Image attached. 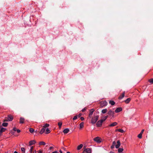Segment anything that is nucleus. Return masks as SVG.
Returning a JSON list of instances; mask_svg holds the SVG:
<instances>
[{
    "instance_id": "nucleus-53",
    "label": "nucleus",
    "mask_w": 153,
    "mask_h": 153,
    "mask_svg": "<svg viewBox=\"0 0 153 153\" xmlns=\"http://www.w3.org/2000/svg\"><path fill=\"white\" fill-rule=\"evenodd\" d=\"M67 153H71L70 152H67Z\"/></svg>"
},
{
    "instance_id": "nucleus-5",
    "label": "nucleus",
    "mask_w": 153,
    "mask_h": 153,
    "mask_svg": "<svg viewBox=\"0 0 153 153\" xmlns=\"http://www.w3.org/2000/svg\"><path fill=\"white\" fill-rule=\"evenodd\" d=\"M108 114L110 116V117H111V118L114 117V111H111V110H110L108 111Z\"/></svg>"
},
{
    "instance_id": "nucleus-12",
    "label": "nucleus",
    "mask_w": 153,
    "mask_h": 153,
    "mask_svg": "<svg viewBox=\"0 0 153 153\" xmlns=\"http://www.w3.org/2000/svg\"><path fill=\"white\" fill-rule=\"evenodd\" d=\"M117 125V123L116 122H114L112 123H111V124L109 125V126L110 127H113L115 126H116Z\"/></svg>"
},
{
    "instance_id": "nucleus-11",
    "label": "nucleus",
    "mask_w": 153,
    "mask_h": 153,
    "mask_svg": "<svg viewBox=\"0 0 153 153\" xmlns=\"http://www.w3.org/2000/svg\"><path fill=\"white\" fill-rule=\"evenodd\" d=\"M94 110L93 109H92L90 111V112L89 114V117L91 118L93 112H94Z\"/></svg>"
},
{
    "instance_id": "nucleus-40",
    "label": "nucleus",
    "mask_w": 153,
    "mask_h": 153,
    "mask_svg": "<svg viewBox=\"0 0 153 153\" xmlns=\"http://www.w3.org/2000/svg\"><path fill=\"white\" fill-rule=\"evenodd\" d=\"M16 131L18 133H19L20 132V130L19 129H17Z\"/></svg>"
},
{
    "instance_id": "nucleus-9",
    "label": "nucleus",
    "mask_w": 153,
    "mask_h": 153,
    "mask_svg": "<svg viewBox=\"0 0 153 153\" xmlns=\"http://www.w3.org/2000/svg\"><path fill=\"white\" fill-rule=\"evenodd\" d=\"M101 106H106L107 105V102L106 101H102L101 102Z\"/></svg>"
},
{
    "instance_id": "nucleus-29",
    "label": "nucleus",
    "mask_w": 153,
    "mask_h": 153,
    "mask_svg": "<svg viewBox=\"0 0 153 153\" xmlns=\"http://www.w3.org/2000/svg\"><path fill=\"white\" fill-rule=\"evenodd\" d=\"M8 124L7 123H2V125L6 127L7 126Z\"/></svg>"
},
{
    "instance_id": "nucleus-6",
    "label": "nucleus",
    "mask_w": 153,
    "mask_h": 153,
    "mask_svg": "<svg viewBox=\"0 0 153 153\" xmlns=\"http://www.w3.org/2000/svg\"><path fill=\"white\" fill-rule=\"evenodd\" d=\"M103 121L104 120H101L98 121L97 123V126L98 127H100L102 126Z\"/></svg>"
},
{
    "instance_id": "nucleus-49",
    "label": "nucleus",
    "mask_w": 153,
    "mask_h": 153,
    "mask_svg": "<svg viewBox=\"0 0 153 153\" xmlns=\"http://www.w3.org/2000/svg\"><path fill=\"white\" fill-rule=\"evenodd\" d=\"M109 153H115L114 152L111 151Z\"/></svg>"
},
{
    "instance_id": "nucleus-28",
    "label": "nucleus",
    "mask_w": 153,
    "mask_h": 153,
    "mask_svg": "<svg viewBox=\"0 0 153 153\" xmlns=\"http://www.w3.org/2000/svg\"><path fill=\"white\" fill-rule=\"evenodd\" d=\"M29 131L31 133H33L34 132V130L32 128H30Z\"/></svg>"
},
{
    "instance_id": "nucleus-2",
    "label": "nucleus",
    "mask_w": 153,
    "mask_h": 153,
    "mask_svg": "<svg viewBox=\"0 0 153 153\" xmlns=\"http://www.w3.org/2000/svg\"><path fill=\"white\" fill-rule=\"evenodd\" d=\"M13 116L10 115H9L7 117H6L5 119L4 120V121H10L13 120Z\"/></svg>"
},
{
    "instance_id": "nucleus-50",
    "label": "nucleus",
    "mask_w": 153,
    "mask_h": 153,
    "mask_svg": "<svg viewBox=\"0 0 153 153\" xmlns=\"http://www.w3.org/2000/svg\"><path fill=\"white\" fill-rule=\"evenodd\" d=\"M59 152H60V153H63L62 152V151H61V150H60L59 151Z\"/></svg>"
},
{
    "instance_id": "nucleus-43",
    "label": "nucleus",
    "mask_w": 153,
    "mask_h": 153,
    "mask_svg": "<svg viewBox=\"0 0 153 153\" xmlns=\"http://www.w3.org/2000/svg\"><path fill=\"white\" fill-rule=\"evenodd\" d=\"M51 153H58V152L57 151H55Z\"/></svg>"
},
{
    "instance_id": "nucleus-18",
    "label": "nucleus",
    "mask_w": 153,
    "mask_h": 153,
    "mask_svg": "<svg viewBox=\"0 0 153 153\" xmlns=\"http://www.w3.org/2000/svg\"><path fill=\"white\" fill-rule=\"evenodd\" d=\"M83 145L82 144H81L79 146H78L77 147V149L78 150H79L80 149L83 147Z\"/></svg>"
},
{
    "instance_id": "nucleus-45",
    "label": "nucleus",
    "mask_w": 153,
    "mask_h": 153,
    "mask_svg": "<svg viewBox=\"0 0 153 153\" xmlns=\"http://www.w3.org/2000/svg\"><path fill=\"white\" fill-rule=\"evenodd\" d=\"M53 148V147L51 146V147H49V149L50 150H51V149H52Z\"/></svg>"
},
{
    "instance_id": "nucleus-15",
    "label": "nucleus",
    "mask_w": 153,
    "mask_h": 153,
    "mask_svg": "<svg viewBox=\"0 0 153 153\" xmlns=\"http://www.w3.org/2000/svg\"><path fill=\"white\" fill-rule=\"evenodd\" d=\"M69 131V130L68 128H66L64 130L63 132L64 134H67Z\"/></svg>"
},
{
    "instance_id": "nucleus-17",
    "label": "nucleus",
    "mask_w": 153,
    "mask_h": 153,
    "mask_svg": "<svg viewBox=\"0 0 153 153\" xmlns=\"http://www.w3.org/2000/svg\"><path fill=\"white\" fill-rule=\"evenodd\" d=\"M109 103L112 105H114L115 104V102L112 100H110L109 102Z\"/></svg>"
},
{
    "instance_id": "nucleus-52",
    "label": "nucleus",
    "mask_w": 153,
    "mask_h": 153,
    "mask_svg": "<svg viewBox=\"0 0 153 153\" xmlns=\"http://www.w3.org/2000/svg\"><path fill=\"white\" fill-rule=\"evenodd\" d=\"M14 153H18L16 151H15L14 152Z\"/></svg>"
},
{
    "instance_id": "nucleus-27",
    "label": "nucleus",
    "mask_w": 153,
    "mask_h": 153,
    "mask_svg": "<svg viewBox=\"0 0 153 153\" xmlns=\"http://www.w3.org/2000/svg\"><path fill=\"white\" fill-rule=\"evenodd\" d=\"M33 146H31L30 147V153H32L33 150Z\"/></svg>"
},
{
    "instance_id": "nucleus-31",
    "label": "nucleus",
    "mask_w": 153,
    "mask_h": 153,
    "mask_svg": "<svg viewBox=\"0 0 153 153\" xmlns=\"http://www.w3.org/2000/svg\"><path fill=\"white\" fill-rule=\"evenodd\" d=\"M21 150L22 152H24V153H25V149L24 147L21 148Z\"/></svg>"
},
{
    "instance_id": "nucleus-1",
    "label": "nucleus",
    "mask_w": 153,
    "mask_h": 153,
    "mask_svg": "<svg viewBox=\"0 0 153 153\" xmlns=\"http://www.w3.org/2000/svg\"><path fill=\"white\" fill-rule=\"evenodd\" d=\"M99 118V116L98 115L94 116L92 117L91 121V123L94 124L96 123Z\"/></svg>"
},
{
    "instance_id": "nucleus-35",
    "label": "nucleus",
    "mask_w": 153,
    "mask_h": 153,
    "mask_svg": "<svg viewBox=\"0 0 153 153\" xmlns=\"http://www.w3.org/2000/svg\"><path fill=\"white\" fill-rule=\"evenodd\" d=\"M37 152L38 153H43V151L42 150H38L37 151Z\"/></svg>"
},
{
    "instance_id": "nucleus-25",
    "label": "nucleus",
    "mask_w": 153,
    "mask_h": 153,
    "mask_svg": "<svg viewBox=\"0 0 153 153\" xmlns=\"http://www.w3.org/2000/svg\"><path fill=\"white\" fill-rule=\"evenodd\" d=\"M123 151V148H118V152H122Z\"/></svg>"
},
{
    "instance_id": "nucleus-33",
    "label": "nucleus",
    "mask_w": 153,
    "mask_h": 153,
    "mask_svg": "<svg viewBox=\"0 0 153 153\" xmlns=\"http://www.w3.org/2000/svg\"><path fill=\"white\" fill-rule=\"evenodd\" d=\"M149 81L151 83H153V79H151L149 80Z\"/></svg>"
},
{
    "instance_id": "nucleus-30",
    "label": "nucleus",
    "mask_w": 153,
    "mask_h": 153,
    "mask_svg": "<svg viewBox=\"0 0 153 153\" xmlns=\"http://www.w3.org/2000/svg\"><path fill=\"white\" fill-rule=\"evenodd\" d=\"M62 124V123L61 122H59L58 123V125L59 126V128H61V127Z\"/></svg>"
},
{
    "instance_id": "nucleus-44",
    "label": "nucleus",
    "mask_w": 153,
    "mask_h": 153,
    "mask_svg": "<svg viewBox=\"0 0 153 153\" xmlns=\"http://www.w3.org/2000/svg\"><path fill=\"white\" fill-rule=\"evenodd\" d=\"M16 130L17 129H16V128H13V131H16Z\"/></svg>"
},
{
    "instance_id": "nucleus-19",
    "label": "nucleus",
    "mask_w": 153,
    "mask_h": 153,
    "mask_svg": "<svg viewBox=\"0 0 153 153\" xmlns=\"http://www.w3.org/2000/svg\"><path fill=\"white\" fill-rule=\"evenodd\" d=\"M130 100L131 99L130 98H128L126 100H125V102L126 103L128 104L130 102Z\"/></svg>"
},
{
    "instance_id": "nucleus-16",
    "label": "nucleus",
    "mask_w": 153,
    "mask_h": 153,
    "mask_svg": "<svg viewBox=\"0 0 153 153\" xmlns=\"http://www.w3.org/2000/svg\"><path fill=\"white\" fill-rule=\"evenodd\" d=\"M45 129L44 128H43L40 131L39 133L40 134H42L45 131Z\"/></svg>"
},
{
    "instance_id": "nucleus-20",
    "label": "nucleus",
    "mask_w": 153,
    "mask_h": 153,
    "mask_svg": "<svg viewBox=\"0 0 153 153\" xmlns=\"http://www.w3.org/2000/svg\"><path fill=\"white\" fill-rule=\"evenodd\" d=\"M84 127V123L82 122L79 124V128H83Z\"/></svg>"
},
{
    "instance_id": "nucleus-7",
    "label": "nucleus",
    "mask_w": 153,
    "mask_h": 153,
    "mask_svg": "<svg viewBox=\"0 0 153 153\" xmlns=\"http://www.w3.org/2000/svg\"><path fill=\"white\" fill-rule=\"evenodd\" d=\"M91 150L90 148L85 149L82 153H91Z\"/></svg>"
},
{
    "instance_id": "nucleus-24",
    "label": "nucleus",
    "mask_w": 153,
    "mask_h": 153,
    "mask_svg": "<svg viewBox=\"0 0 153 153\" xmlns=\"http://www.w3.org/2000/svg\"><path fill=\"white\" fill-rule=\"evenodd\" d=\"M39 145H45V143L43 141H41L39 143Z\"/></svg>"
},
{
    "instance_id": "nucleus-26",
    "label": "nucleus",
    "mask_w": 153,
    "mask_h": 153,
    "mask_svg": "<svg viewBox=\"0 0 153 153\" xmlns=\"http://www.w3.org/2000/svg\"><path fill=\"white\" fill-rule=\"evenodd\" d=\"M50 132V131L49 129L48 128H47L45 131V133L46 134H49Z\"/></svg>"
},
{
    "instance_id": "nucleus-38",
    "label": "nucleus",
    "mask_w": 153,
    "mask_h": 153,
    "mask_svg": "<svg viewBox=\"0 0 153 153\" xmlns=\"http://www.w3.org/2000/svg\"><path fill=\"white\" fill-rule=\"evenodd\" d=\"M108 117V116H105V117H104V120H104H104H105Z\"/></svg>"
},
{
    "instance_id": "nucleus-21",
    "label": "nucleus",
    "mask_w": 153,
    "mask_h": 153,
    "mask_svg": "<svg viewBox=\"0 0 153 153\" xmlns=\"http://www.w3.org/2000/svg\"><path fill=\"white\" fill-rule=\"evenodd\" d=\"M107 109H104L102 111V113L103 114H105L107 112Z\"/></svg>"
},
{
    "instance_id": "nucleus-34",
    "label": "nucleus",
    "mask_w": 153,
    "mask_h": 153,
    "mask_svg": "<svg viewBox=\"0 0 153 153\" xmlns=\"http://www.w3.org/2000/svg\"><path fill=\"white\" fill-rule=\"evenodd\" d=\"M142 134L140 133L137 136V137L139 138H141L142 137Z\"/></svg>"
},
{
    "instance_id": "nucleus-13",
    "label": "nucleus",
    "mask_w": 153,
    "mask_h": 153,
    "mask_svg": "<svg viewBox=\"0 0 153 153\" xmlns=\"http://www.w3.org/2000/svg\"><path fill=\"white\" fill-rule=\"evenodd\" d=\"M125 92L124 91L122 93V94L119 97V99L120 100L122 99L125 96Z\"/></svg>"
},
{
    "instance_id": "nucleus-48",
    "label": "nucleus",
    "mask_w": 153,
    "mask_h": 153,
    "mask_svg": "<svg viewBox=\"0 0 153 153\" xmlns=\"http://www.w3.org/2000/svg\"><path fill=\"white\" fill-rule=\"evenodd\" d=\"M5 153H11V152L10 151H8L6 152Z\"/></svg>"
},
{
    "instance_id": "nucleus-3",
    "label": "nucleus",
    "mask_w": 153,
    "mask_h": 153,
    "mask_svg": "<svg viewBox=\"0 0 153 153\" xmlns=\"http://www.w3.org/2000/svg\"><path fill=\"white\" fill-rule=\"evenodd\" d=\"M117 144L115 145L116 144V142L115 141H114L112 143V145L115 146L116 148V149H118L120 145V143L119 140L117 141Z\"/></svg>"
},
{
    "instance_id": "nucleus-36",
    "label": "nucleus",
    "mask_w": 153,
    "mask_h": 153,
    "mask_svg": "<svg viewBox=\"0 0 153 153\" xmlns=\"http://www.w3.org/2000/svg\"><path fill=\"white\" fill-rule=\"evenodd\" d=\"M77 118V116H75L73 118V120H75Z\"/></svg>"
},
{
    "instance_id": "nucleus-47",
    "label": "nucleus",
    "mask_w": 153,
    "mask_h": 153,
    "mask_svg": "<svg viewBox=\"0 0 153 153\" xmlns=\"http://www.w3.org/2000/svg\"><path fill=\"white\" fill-rule=\"evenodd\" d=\"M81 115H82V114H79V115H78L79 117H81Z\"/></svg>"
},
{
    "instance_id": "nucleus-4",
    "label": "nucleus",
    "mask_w": 153,
    "mask_h": 153,
    "mask_svg": "<svg viewBox=\"0 0 153 153\" xmlns=\"http://www.w3.org/2000/svg\"><path fill=\"white\" fill-rule=\"evenodd\" d=\"M93 140L94 141L96 142L97 143H100L102 141V139L101 138L98 137H97L94 138Z\"/></svg>"
},
{
    "instance_id": "nucleus-39",
    "label": "nucleus",
    "mask_w": 153,
    "mask_h": 153,
    "mask_svg": "<svg viewBox=\"0 0 153 153\" xmlns=\"http://www.w3.org/2000/svg\"><path fill=\"white\" fill-rule=\"evenodd\" d=\"M144 129L142 130L141 132L140 133V134H142L143 133L144 131Z\"/></svg>"
},
{
    "instance_id": "nucleus-32",
    "label": "nucleus",
    "mask_w": 153,
    "mask_h": 153,
    "mask_svg": "<svg viewBox=\"0 0 153 153\" xmlns=\"http://www.w3.org/2000/svg\"><path fill=\"white\" fill-rule=\"evenodd\" d=\"M118 131L121 133H123L124 132V131L121 129H118Z\"/></svg>"
},
{
    "instance_id": "nucleus-10",
    "label": "nucleus",
    "mask_w": 153,
    "mask_h": 153,
    "mask_svg": "<svg viewBox=\"0 0 153 153\" xmlns=\"http://www.w3.org/2000/svg\"><path fill=\"white\" fill-rule=\"evenodd\" d=\"M122 110V108L121 107L117 108L115 110V112L116 113H118L121 111Z\"/></svg>"
},
{
    "instance_id": "nucleus-37",
    "label": "nucleus",
    "mask_w": 153,
    "mask_h": 153,
    "mask_svg": "<svg viewBox=\"0 0 153 153\" xmlns=\"http://www.w3.org/2000/svg\"><path fill=\"white\" fill-rule=\"evenodd\" d=\"M87 108H84L82 110V112H84L85 111L86 109Z\"/></svg>"
},
{
    "instance_id": "nucleus-8",
    "label": "nucleus",
    "mask_w": 153,
    "mask_h": 153,
    "mask_svg": "<svg viewBox=\"0 0 153 153\" xmlns=\"http://www.w3.org/2000/svg\"><path fill=\"white\" fill-rule=\"evenodd\" d=\"M36 143V142L35 140H31L29 141V146H30L33 145L34 144Z\"/></svg>"
},
{
    "instance_id": "nucleus-41",
    "label": "nucleus",
    "mask_w": 153,
    "mask_h": 153,
    "mask_svg": "<svg viewBox=\"0 0 153 153\" xmlns=\"http://www.w3.org/2000/svg\"><path fill=\"white\" fill-rule=\"evenodd\" d=\"M80 119L82 120H84V117H82L80 118Z\"/></svg>"
},
{
    "instance_id": "nucleus-22",
    "label": "nucleus",
    "mask_w": 153,
    "mask_h": 153,
    "mask_svg": "<svg viewBox=\"0 0 153 153\" xmlns=\"http://www.w3.org/2000/svg\"><path fill=\"white\" fill-rule=\"evenodd\" d=\"M49 126V124L46 123L43 126V128H44L45 129L46 128L48 127Z\"/></svg>"
},
{
    "instance_id": "nucleus-23",
    "label": "nucleus",
    "mask_w": 153,
    "mask_h": 153,
    "mask_svg": "<svg viewBox=\"0 0 153 153\" xmlns=\"http://www.w3.org/2000/svg\"><path fill=\"white\" fill-rule=\"evenodd\" d=\"M6 129L5 128H2L1 129L0 128V131L1 133H2V132L4 131Z\"/></svg>"
},
{
    "instance_id": "nucleus-46",
    "label": "nucleus",
    "mask_w": 153,
    "mask_h": 153,
    "mask_svg": "<svg viewBox=\"0 0 153 153\" xmlns=\"http://www.w3.org/2000/svg\"><path fill=\"white\" fill-rule=\"evenodd\" d=\"M37 152L36 150L34 151L32 153H36Z\"/></svg>"
},
{
    "instance_id": "nucleus-51",
    "label": "nucleus",
    "mask_w": 153,
    "mask_h": 153,
    "mask_svg": "<svg viewBox=\"0 0 153 153\" xmlns=\"http://www.w3.org/2000/svg\"><path fill=\"white\" fill-rule=\"evenodd\" d=\"M118 129H117L116 130H115V131H118Z\"/></svg>"
},
{
    "instance_id": "nucleus-14",
    "label": "nucleus",
    "mask_w": 153,
    "mask_h": 153,
    "mask_svg": "<svg viewBox=\"0 0 153 153\" xmlns=\"http://www.w3.org/2000/svg\"><path fill=\"white\" fill-rule=\"evenodd\" d=\"M25 119L22 117H21L20 118L19 123H23L24 122Z\"/></svg>"
},
{
    "instance_id": "nucleus-42",
    "label": "nucleus",
    "mask_w": 153,
    "mask_h": 153,
    "mask_svg": "<svg viewBox=\"0 0 153 153\" xmlns=\"http://www.w3.org/2000/svg\"><path fill=\"white\" fill-rule=\"evenodd\" d=\"M114 146V145H112L111 146V149H113V148H114V146Z\"/></svg>"
}]
</instances>
